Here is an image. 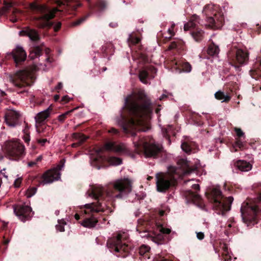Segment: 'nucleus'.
I'll return each instance as SVG.
<instances>
[{"label":"nucleus","mask_w":261,"mask_h":261,"mask_svg":"<svg viewBox=\"0 0 261 261\" xmlns=\"http://www.w3.org/2000/svg\"><path fill=\"white\" fill-rule=\"evenodd\" d=\"M211 195L213 201V207L216 211L223 215L225 212L230 210L231 205L233 200L232 197L224 198L221 191L217 188L212 191Z\"/></svg>","instance_id":"5"},{"label":"nucleus","mask_w":261,"mask_h":261,"mask_svg":"<svg viewBox=\"0 0 261 261\" xmlns=\"http://www.w3.org/2000/svg\"><path fill=\"white\" fill-rule=\"evenodd\" d=\"M160 232L163 234H169L171 232V229L167 228L160 227L159 228Z\"/></svg>","instance_id":"46"},{"label":"nucleus","mask_w":261,"mask_h":261,"mask_svg":"<svg viewBox=\"0 0 261 261\" xmlns=\"http://www.w3.org/2000/svg\"><path fill=\"white\" fill-rule=\"evenodd\" d=\"M215 97L222 102H228L230 99V97L228 95H225L224 93L220 90L217 91L215 94Z\"/></svg>","instance_id":"27"},{"label":"nucleus","mask_w":261,"mask_h":261,"mask_svg":"<svg viewBox=\"0 0 261 261\" xmlns=\"http://www.w3.org/2000/svg\"><path fill=\"white\" fill-rule=\"evenodd\" d=\"M63 166L64 163H62V165H58L56 168L46 171L42 176L41 183L43 185L50 184L59 179L60 177L59 171Z\"/></svg>","instance_id":"11"},{"label":"nucleus","mask_w":261,"mask_h":261,"mask_svg":"<svg viewBox=\"0 0 261 261\" xmlns=\"http://www.w3.org/2000/svg\"><path fill=\"white\" fill-rule=\"evenodd\" d=\"M199 17L196 15H193L190 20L185 24L184 30L185 31L192 30L196 28V26L199 23Z\"/></svg>","instance_id":"20"},{"label":"nucleus","mask_w":261,"mask_h":261,"mask_svg":"<svg viewBox=\"0 0 261 261\" xmlns=\"http://www.w3.org/2000/svg\"><path fill=\"white\" fill-rule=\"evenodd\" d=\"M52 110V107L51 106H50L45 110L38 113L35 117L36 125H39L49 117Z\"/></svg>","instance_id":"18"},{"label":"nucleus","mask_w":261,"mask_h":261,"mask_svg":"<svg viewBox=\"0 0 261 261\" xmlns=\"http://www.w3.org/2000/svg\"><path fill=\"white\" fill-rule=\"evenodd\" d=\"M196 237L198 239H199L200 240H202L204 238V233L202 232H198L196 233Z\"/></svg>","instance_id":"52"},{"label":"nucleus","mask_w":261,"mask_h":261,"mask_svg":"<svg viewBox=\"0 0 261 261\" xmlns=\"http://www.w3.org/2000/svg\"><path fill=\"white\" fill-rule=\"evenodd\" d=\"M113 186L115 189L120 192L127 193L132 190L131 182L128 179L117 180L114 183Z\"/></svg>","instance_id":"14"},{"label":"nucleus","mask_w":261,"mask_h":261,"mask_svg":"<svg viewBox=\"0 0 261 261\" xmlns=\"http://www.w3.org/2000/svg\"><path fill=\"white\" fill-rule=\"evenodd\" d=\"M246 202H248L249 204H253V203H254L256 205H257V204L256 203L255 201H251L250 199H248V198H247V200H246Z\"/></svg>","instance_id":"63"},{"label":"nucleus","mask_w":261,"mask_h":261,"mask_svg":"<svg viewBox=\"0 0 261 261\" xmlns=\"http://www.w3.org/2000/svg\"><path fill=\"white\" fill-rule=\"evenodd\" d=\"M129 39H130V41L132 42V43H133V44H137L140 41V39L139 37H137L132 36V37H130Z\"/></svg>","instance_id":"48"},{"label":"nucleus","mask_w":261,"mask_h":261,"mask_svg":"<svg viewBox=\"0 0 261 261\" xmlns=\"http://www.w3.org/2000/svg\"><path fill=\"white\" fill-rule=\"evenodd\" d=\"M177 42H172L168 47V50H171L177 47Z\"/></svg>","instance_id":"51"},{"label":"nucleus","mask_w":261,"mask_h":261,"mask_svg":"<svg viewBox=\"0 0 261 261\" xmlns=\"http://www.w3.org/2000/svg\"><path fill=\"white\" fill-rule=\"evenodd\" d=\"M259 66L249 71L250 75L253 79L261 81V59H258Z\"/></svg>","instance_id":"25"},{"label":"nucleus","mask_w":261,"mask_h":261,"mask_svg":"<svg viewBox=\"0 0 261 261\" xmlns=\"http://www.w3.org/2000/svg\"><path fill=\"white\" fill-rule=\"evenodd\" d=\"M97 222V220L92 216L90 218H85L81 223V225L85 227L92 228L95 226Z\"/></svg>","instance_id":"24"},{"label":"nucleus","mask_w":261,"mask_h":261,"mask_svg":"<svg viewBox=\"0 0 261 261\" xmlns=\"http://www.w3.org/2000/svg\"><path fill=\"white\" fill-rule=\"evenodd\" d=\"M23 140L26 143L29 142L30 141V132L29 128L27 126L25 127V128L23 129Z\"/></svg>","instance_id":"40"},{"label":"nucleus","mask_w":261,"mask_h":261,"mask_svg":"<svg viewBox=\"0 0 261 261\" xmlns=\"http://www.w3.org/2000/svg\"><path fill=\"white\" fill-rule=\"evenodd\" d=\"M236 167L240 171H245V162L243 160H239L235 163Z\"/></svg>","instance_id":"38"},{"label":"nucleus","mask_w":261,"mask_h":261,"mask_svg":"<svg viewBox=\"0 0 261 261\" xmlns=\"http://www.w3.org/2000/svg\"><path fill=\"white\" fill-rule=\"evenodd\" d=\"M203 32L201 30H196V31L193 32L192 33V35L194 39L196 41H200L203 38Z\"/></svg>","instance_id":"32"},{"label":"nucleus","mask_w":261,"mask_h":261,"mask_svg":"<svg viewBox=\"0 0 261 261\" xmlns=\"http://www.w3.org/2000/svg\"><path fill=\"white\" fill-rule=\"evenodd\" d=\"M150 249V248L146 245H142L139 248V254L141 255H144L145 253L148 252Z\"/></svg>","instance_id":"42"},{"label":"nucleus","mask_w":261,"mask_h":261,"mask_svg":"<svg viewBox=\"0 0 261 261\" xmlns=\"http://www.w3.org/2000/svg\"><path fill=\"white\" fill-rule=\"evenodd\" d=\"M70 100V98L68 95H65L62 97L61 101L63 104H64L68 102Z\"/></svg>","instance_id":"49"},{"label":"nucleus","mask_w":261,"mask_h":261,"mask_svg":"<svg viewBox=\"0 0 261 261\" xmlns=\"http://www.w3.org/2000/svg\"><path fill=\"white\" fill-rule=\"evenodd\" d=\"M108 161L111 165L117 166L122 163L121 160L117 157H110Z\"/></svg>","instance_id":"34"},{"label":"nucleus","mask_w":261,"mask_h":261,"mask_svg":"<svg viewBox=\"0 0 261 261\" xmlns=\"http://www.w3.org/2000/svg\"><path fill=\"white\" fill-rule=\"evenodd\" d=\"M75 109H72L70 111H67L65 113H64V114H62L60 115H59L58 117V120L63 123L64 120L67 118V116H69L71 113H72V112H73V111L75 110Z\"/></svg>","instance_id":"36"},{"label":"nucleus","mask_w":261,"mask_h":261,"mask_svg":"<svg viewBox=\"0 0 261 261\" xmlns=\"http://www.w3.org/2000/svg\"><path fill=\"white\" fill-rule=\"evenodd\" d=\"M202 13L205 16L206 27L212 29H219L222 26L224 17L218 6L207 4L203 8Z\"/></svg>","instance_id":"3"},{"label":"nucleus","mask_w":261,"mask_h":261,"mask_svg":"<svg viewBox=\"0 0 261 261\" xmlns=\"http://www.w3.org/2000/svg\"><path fill=\"white\" fill-rule=\"evenodd\" d=\"M155 261H171V260H170L166 258H165L164 257H162L161 256H159L158 257H156L155 258Z\"/></svg>","instance_id":"53"},{"label":"nucleus","mask_w":261,"mask_h":261,"mask_svg":"<svg viewBox=\"0 0 261 261\" xmlns=\"http://www.w3.org/2000/svg\"><path fill=\"white\" fill-rule=\"evenodd\" d=\"M67 5L75 10L77 7L81 5V3L78 0H74L73 2L67 1Z\"/></svg>","instance_id":"37"},{"label":"nucleus","mask_w":261,"mask_h":261,"mask_svg":"<svg viewBox=\"0 0 261 261\" xmlns=\"http://www.w3.org/2000/svg\"><path fill=\"white\" fill-rule=\"evenodd\" d=\"M175 27V24H172L171 27L168 30V35L165 36L166 39H170L175 34L174 32V28Z\"/></svg>","instance_id":"39"},{"label":"nucleus","mask_w":261,"mask_h":261,"mask_svg":"<svg viewBox=\"0 0 261 261\" xmlns=\"http://www.w3.org/2000/svg\"><path fill=\"white\" fill-rule=\"evenodd\" d=\"M62 87H63L62 83L60 82L58 83V85L55 87V89H56V90L57 91V92H59V91L62 88Z\"/></svg>","instance_id":"57"},{"label":"nucleus","mask_w":261,"mask_h":261,"mask_svg":"<svg viewBox=\"0 0 261 261\" xmlns=\"http://www.w3.org/2000/svg\"><path fill=\"white\" fill-rule=\"evenodd\" d=\"M103 192V188L100 186H94L91 188V191H88L87 194L88 197H91L95 199H98L100 197Z\"/></svg>","instance_id":"22"},{"label":"nucleus","mask_w":261,"mask_h":261,"mask_svg":"<svg viewBox=\"0 0 261 261\" xmlns=\"http://www.w3.org/2000/svg\"><path fill=\"white\" fill-rule=\"evenodd\" d=\"M261 210L255 204H249L246 202V225L248 227H252L257 223L258 216Z\"/></svg>","instance_id":"10"},{"label":"nucleus","mask_w":261,"mask_h":261,"mask_svg":"<svg viewBox=\"0 0 261 261\" xmlns=\"http://www.w3.org/2000/svg\"><path fill=\"white\" fill-rule=\"evenodd\" d=\"M11 83L16 87L21 88L30 86L33 83L32 73L28 70L18 71L14 77L10 78Z\"/></svg>","instance_id":"9"},{"label":"nucleus","mask_w":261,"mask_h":261,"mask_svg":"<svg viewBox=\"0 0 261 261\" xmlns=\"http://www.w3.org/2000/svg\"><path fill=\"white\" fill-rule=\"evenodd\" d=\"M126 238V234L119 233L108 240L107 246L111 251L115 253H127L129 251V247L127 245Z\"/></svg>","instance_id":"7"},{"label":"nucleus","mask_w":261,"mask_h":261,"mask_svg":"<svg viewBox=\"0 0 261 261\" xmlns=\"http://www.w3.org/2000/svg\"><path fill=\"white\" fill-rule=\"evenodd\" d=\"M14 211L19 219L23 222L33 216L32 208L28 205H17L14 208Z\"/></svg>","instance_id":"13"},{"label":"nucleus","mask_w":261,"mask_h":261,"mask_svg":"<svg viewBox=\"0 0 261 261\" xmlns=\"http://www.w3.org/2000/svg\"><path fill=\"white\" fill-rule=\"evenodd\" d=\"M7 154L12 160H18L25 154L24 145L18 140L7 141L4 147Z\"/></svg>","instance_id":"8"},{"label":"nucleus","mask_w":261,"mask_h":261,"mask_svg":"<svg viewBox=\"0 0 261 261\" xmlns=\"http://www.w3.org/2000/svg\"><path fill=\"white\" fill-rule=\"evenodd\" d=\"M163 239L162 234H159L156 237H152V240L158 244H161Z\"/></svg>","instance_id":"43"},{"label":"nucleus","mask_w":261,"mask_h":261,"mask_svg":"<svg viewBox=\"0 0 261 261\" xmlns=\"http://www.w3.org/2000/svg\"><path fill=\"white\" fill-rule=\"evenodd\" d=\"M21 180L20 178L16 179L14 181V186L15 187H19L20 183H21Z\"/></svg>","instance_id":"54"},{"label":"nucleus","mask_w":261,"mask_h":261,"mask_svg":"<svg viewBox=\"0 0 261 261\" xmlns=\"http://www.w3.org/2000/svg\"><path fill=\"white\" fill-rule=\"evenodd\" d=\"M177 164L178 167L171 166L167 173L156 174V186L158 192H166L171 186L175 185L177 177L185 176L193 170L190 168L189 162L185 159H178Z\"/></svg>","instance_id":"2"},{"label":"nucleus","mask_w":261,"mask_h":261,"mask_svg":"<svg viewBox=\"0 0 261 261\" xmlns=\"http://www.w3.org/2000/svg\"><path fill=\"white\" fill-rule=\"evenodd\" d=\"M41 49L39 47H35L30 51L29 57L31 59H34L41 55Z\"/></svg>","instance_id":"29"},{"label":"nucleus","mask_w":261,"mask_h":261,"mask_svg":"<svg viewBox=\"0 0 261 261\" xmlns=\"http://www.w3.org/2000/svg\"><path fill=\"white\" fill-rule=\"evenodd\" d=\"M12 6L11 2L5 0L4 6L0 9V14H5Z\"/></svg>","instance_id":"35"},{"label":"nucleus","mask_w":261,"mask_h":261,"mask_svg":"<svg viewBox=\"0 0 261 261\" xmlns=\"http://www.w3.org/2000/svg\"><path fill=\"white\" fill-rule=\"evenodd\" d=\"M192 197H193V200H198L200 198L199 195L197 193L194 194L192 193Z\"/></svg>","instance_id":"59"},{"label":"nucleus","mask_w":261,"mask_h":261,"mask_svg":"<svg viewBox=\"0 0 261 261\" xmlns=\"http://www.w3.org/2000/svg\"><path fill=\"white\" fill-rule=\"evenodd\" d=\"M87 17H83L81 19H79V20H76V21H75L74 22H73L72 24V25L73 26H75V25H79L81 23H82L83 22H84L86 19Z\"/></svg>","instance_id":"47"},{"label":"nucleus","mask_w":261,"mask_h":261,"mask_svg":"<svg viewBox=\"0 0 261 261\" xmlns=\"http://www.w3.org/2000/svg\"><path fill=\"white\" fill-rule=\"evenodd\" d=\"M21 35L28 36L30 39L33 41L38 40L39 39V35L36 31L30 28H27L25 30L20 32Z\"/></svg>","instance_id":"23"},{"label":"nucleus","mask_w":261,"mask_h":261,"mask_svg":"<svg viewBox=\"0 0 261 261\" xmlns=\"http://www.w3.org/2000/svg\"><path fill=\"white\" fill-rule=\"evenodd\" d=\"M219 48L214 43L210 44L207 48V53L211 56H217L219 53Z\"/></svg>","instance_id":"26"},{"label":"nucleus","mask_w":261,"mask_h":261,"mask_svg":"<svg viewBox=\"0 0 261 261\" xmlns=\"http://www.w3.org/2000/svg\"><path fill=\"white\" fill-rule=\"evenodd\" d=\"M56 229L57 230L61 231V232L64 231V226L60 224L56 225Z\"/></svg>","instance_id":"55"},{"label":"nucleus","mask_w":261,"mask_h":261,"mask_svg":"<svg viewBox=\"0 0 261 261\" xmlns=\"http://www.w3.org/2000/svg\"><path fill=\"white\" fill-rule=\"evenodd\" d=\"M148 73L146 71L143 70H141L139 73V79L144 84H147Z\"/></svg>","instance_id":"33"},{"label":"nucleus","mask_w":261,"mask_h":261,"mask_svg":"<svg viewBox=\"0 0 261 261\" xmlns=\"http://www.w3.org/2000/svg\"><path fill=\"white\" fill-rule=\"evenodd\" d=\"M131 118L127 120L121 116L117 123L125 133L135 135L134 130L146 132L149 128V120L151 112L150 102L144 91H140L128 96L125 99Z\"/></svg>","instance_id":"1"},{"label":"nucleus","mask_w":261,"mask_h":261,"mask_svg":"<svg viewBox=\"0 0 261 261\" xmlns=\"http://www.w3.org/2000/svg\"><path fill=\"white\" fill-rule=\"evenodd\" d=\"M36 127L38 133L40 134H42L44 137L51 136L54 129L51 126L48 125L42 126L36 125Z\"/></svg>","instance_id":"21"},{"label":"nucleus","mask_w":261,"mask_h":261,"mask_svg":"<svg viewBox=\"0 0 261 261\" xmlns=\"http://www.w3.org/2000/svg\"><path fill=\"white\" fill-rule=\"evenodd\" d=\"M254 159L252 155H246V172L250 170L252 168Z\"/></svg>","instance_id":"30"},{"label":"nucleus","mask_w":261,"mask_h":261,"mask_svg":"<svg viewBox=\"0 0 261 261\" xmlns=\"http://www.w3.org/2000/svg\"><path fill=\"white\" fill-rule=\"evenodd\" d=\"M19 116L18 112L9 110L5 115V121L9 126L14 127L17 124Z\"/></svg>","instance_id":"15"},{"label":"nucleus","mask_w":261,"mask_h":261,"mask_svg":"<svg viewBox=\"0 0 261 261\" xmlns=\"http://www.w3.org/2000/svg\"><path fill=\"white\" fill-rule=\"evenodd\" d=\"M84 215H90L94 212H98L104 211V208L101 204L97 202L96 203H91L86 204L84 206Z\"/></svg>","instance_id":"17"},{"label":"nucleus","mask_w":261,"mask_h":261,"mask_svg":"<svg viewBox=\"0 0 261 261\" xmlns=\"http://www.w3.org/2000/svg\"><path fill=\"white\" fill-rule=\"evenodd\" d=\"M37 142L41 146H44L46 142H49L46 139H39L37 140Z\"/></svg>","instance_id":"50"},{"label":"nucleus","mask_w":261,"mask_h":261,"mask_svg":"<svg viewBox=\"0 0 261 261\" xmlns=\"http://www.w3.org/2000/svg\"><path fill=\"white\" fill-rule=\"evenodd\" d=\"M181 147L182 149L187 153H189L191 151V148L187 143L184 142L182 143Z\"/></svg>","instance_id":"44"},{"label":"nucleus","mask_w":261,"mask_h":261,"mask_svg":"<svg viewBox=\"0 0 261 261\" xmlns=\"http://www.w3.org/2000/svg\"><path fill=\"white\" fill-rule=\"evenodd\" d=\"M109 133H113L114 134H117L118 133V131L117 129H116L114 128H112L109 130Z\"/></svg>","instance_id":"58"},{"label":"nucleus","mask_w":261,"mask_h":261,"mask_svg":"<svg viewBox=\"0 0 261 261\" xmlns=\"http://www.w3.org/2000/svg\"><path fill=\"white\" fill-rule=\"evenodd\" d=\"M103 151H111L115 152H124L127 151V147L124 143H116V142H109L106 143L103 146L96 150L97 154Z\"/></svg>","instance_id":"12"},{"label":"nucleus","mask_w":261,"mask_h":261,"mask_svg":"<svg viewBox=\"0 0 261 261\" xmlns=\"http://www.w3.org/2000/svg\"><path fill=\"white\" fill-rule=\"evenodd\" d=\"M192 188L195 190H199L200 187L198 184H194L192 185Z\"/></svg>","instance_id":"61"},{"label":"nucleus","mask_w":261,"mask_h":261,"mask_svg":"<svg viewBox=\"0 0 261 261\" xmlns=\"http://www.w3.org/2000/svg\"><path fill=\"white\" fill-rule=\"evenodd\" d=\"M136 150L138 153H143L146 157H155L161 150V146L152 143H148L146 138H142L138 141L134 140Z\"/></svg>","instance_id":"6"},{"label":"nucleus","mask_w":261,"mask_h":261,"mask_svg":"<svg viewBox=\"0 0 261 261\" xmlns=\"http://www.w3.org/2000/svg\"><path fill=\"white\" fill-rule=\"evenodd\" d=\"M182 70L185 72H190L191 70V65L188 63L186 62L182 64Z\"/></svg>","instance_id":"45"},{"label":"nucleus","mask_w":261,"mask_h":261,"mask_svg":"<svg viewBox=\"0 0 261 261\" xmlns=\"http://www.w3.org/2000/svg\"><path fill=\"white\" fill-rule=\"evenodd\" d=\"M257 199L258 202L261 203V192L258 194Z\"/></svg>","instance_id":"64"},{"label":"nucleus","mask_w":261,"mask_h":261,"mask_svg":"<svg viewBox=\"0 0 261 261\" xmlns=\"http://www.w3.org/2000/svg\"><path fill=\"white\" fill-rule=\"evenodd\" d=\"M61 27V22H59L57 24H55V25L54 27L55 31L57 32L58 31L60 28Z\"/></svg>","instance_id":"56"},{"label":"nucleus","mask_w":261,"mask_h":261,"mask_svg":"<svg viewBox=\"0 0 261 261\" xmlns=\"http://www.w3.org/2000/svg\"><path fill=\"white\" fill-rule=\"evenodd\" d=\"M30 8L36 13L42 15L41 16L34 18V19L36 21V25L40 28L50 27L52 23L49 20L53 18L56 12L59 11L57 8L49 10L45 5H38L36 3H31L30 5Z\"/></svg>","instance_id":"4"},{"label":"nucleus","mask_w":261,"mask_h":261,"mask_svg":"<svg viewBox=\"0 0 261 261\" xmlns=\"http://www.w3.org/2000/svg\"><path fill=\"white\" fill-rule=\"evenodd\" d=\"M256 141H254V142H250L249 144V145L253 149L255 148L256 146H255V144H256Z\"/></svg>","instance_id":"62"},{"label":"nucleus","mask_w":261,"mask_h":261,"mask_svg":"<svg viewBox=\"0 0 261 261\" xmlns=\"http://www.w3.org/2000/svg\"><path fill=\"white\" fill-rule=\"evenodd\" d=\"M236 59L240 64L245 63V53L241 49H238L236 53Z\"/></svg>","instance_id":"31"},{"label":"nucleus","mask_w":261,"mask_h":261,"mask_svg":"<svg viewBox=\"0 0 261 261\" xmlns=\"http://www.w3.org/2000/svg\"><path fill=\"white\" fill-rule=\"evenodd\" d=\"M36 164H37V162H36V161H31V162H29L28 165V166H29V167H33V166H35V165H36Z\"/></svg>","instance_id":"60"},{"label":"nucleus","mask_w":261,"mask_h":261,"mask_svg":"<svg viewBox=\"0 0 261 261\" xmlns=\"http://www.w3.org/2000/svg\"><path fill=\"white\" fill-rule=\"evenodd\" d=\"M11 54L16 64L24 61L27 57L26 52L21 46L19 45L13 50Z\"/></svg>","instance_id":"16"},{"label":"nucleus","mask_w":261,"mask_h":261,"mask_svg":"<svg viewBox=\"0 0 261 261\" xmlns=\"http://www.w3.org/2000/svg\"><path fill=\"white\" fill-rule=\"evenodd\" d=\"M36 188L35 187L30 188L28 189L25 192V195L27 198H30L33 196L36 192Z\"/></svg>","instance_id":"41"},{"label":"nucleus","mask_w":261,"mask_h":261,"mask_svg":"<svg viewBox=\"0 0 261 261\" xmlns=\"http://www.w3.org/2000/svg\"><path fill=\"white\" fill-rule=\"evenodd\" d=\"M237 138H236V141L232 145V151H237L239 149H243L244 145L243 143L240 140V138L244 135L243 131L238 128H234Z\"/></svg>","instance_id":"19"},{"label":"nucleus","mask_w":261,"mask_h":261,"mask_svg":"<svg viewBox=\"0 0 261 261\" xmlns=\"http://www.w3.org/2000/svg\"><path fill=\"white\" fill-rule=\"evenodd\" d=\"M72 137L73 139L79 141L78 144L81 145L83 142L86 141L88 138V136H85L82 134L75 133L72 134Z\"/></svg>","instance_id":"28"}]
</instances>
